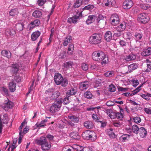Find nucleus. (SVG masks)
Returning <instances> with one entry per match:
<instances>
[{"label":"nucleus","mask_w":151,"mask_h":151,"mask_svg":"<svg viewBox=\"0 0 151 151\" xmlns=\"http://www.w3.org/2000/svg\"><path fill=\"white\" fill-rule=\"evenodd\" d=\"M47 142L46 137L44 136L41 137L39 139H36L35 142L39 145H42Z\"/></svg>","instance_id":"nucleus-11"},{"label":"nucleus","mask_w":151,"mask_h":151,"mask_svg":"<svg viewBox=\"0 0 151 151\" xmlns=\"http://www.w3.org/2000/svg\"><path fill=\"white\" fill-rule=\"evenodd\" d=\"M132 82V85L134 87H136L139 84V82L137 79H133Z\"/></svg>","instance_id":"nucleus-53"},{"label":"nucleus","mask_w":151,"mask_h":151,"mask_svg":"<svg viewBox=\"0 0 151 151\" xmlns=\"http://www.w3.org/2000/svg\"><path fill=\"white\" fill-rule=\"evenodd\" d=\"M40 32L39 31H35L33 32L31 36V39L32 41L36 40L40 36Z\"/></svg>","instance_id":"nucleus-14"},{"label":"nucleus","mask_w":151,"mask_h":151,"mask_svg":"<svg viewBox=\"0 0 151 151\" xmlns=\"http://www.w3.org/2000/svg\"><path fill=\"white\" fill-rule=\"evenodd\" d=\"M47 119H45L43 120L40 123L37 122L36 124V125L37 127H45L46 126V124L45 123L47 122Z\"/></svg>","instance_id":"nucleus-32"},{"label":"nucleus","mask_w":151,"mask_h":151,"mask_svg":"<svg viewBox=\"0 0 151 151\" xmlns=\"http://www.w3.org/2000/svg\"><path fill=\"white\" fill-rule=\"evenodd\" d=\"M107 134L109 137L111 138H114L115 135L113 132V129L112 128H110L107 130Z\"/></svg>","instance_id":"nucleus-31"},{"label":"nucleus","mask_w":151,"mask_h":151,"mask_svg":"<svg viewBox=\"0 0 151 151\" xmlns=\"http://www.w3.org/2000/svg\"><path fill=\"white\" fill-rule=\"evenodd\" d=\"M133 120L134 122L136 124L139 123L141 121V119L140 117L138 116L134 117L133 118Z\"/></svg>","instance_id":"nucleus-49"},{"label":"nucleus","mask_w":151,"mask_h":151,"mask_svg":"<svg viewBox=\"0 0 151 151\" xmlns=\"http://www.w3.org/2000/svg\"><path fill=\"white\" fill-rule=\"evenodd\" d=\"M136 58V56L133 54L129 55L125 58V60L127 61H129L134 60Z\"/></svg>","instance_id":"nucleus-33"},{"label":"nucleus","mask_w":151,"mask_h":151,"mask_svg":"<svg viewBox=\"0 0 151 151\" xmlns=\"http://www.w3.org/2000/svg\"><path fill=\"white\" fill-rule=\"evenodd\" d=\"M62 103V101L60 100L55 101L50 106L49 111L53 114L58 111L61 106Z\"/></svg>","instance_id":"nucleus-4"},{"label":"nucleus","mask_w":151,"mask_h":151,"mask_svg":"<svg viewBox=\"0 0 151 151\" xmlns=\"http://www.w3.org/2000/svg\"><path fill=\"white\" fill-rule=\"evenodd\" d=\"M105 76L106 77H111L114 75V73L113 72L108 71L104 73Z\"/></svg>","instance_id":"nucleus-50"},{"label":"nucleus","mask_w":151,"mask_h":151,"mask_svg":"<svg viewBox=\"0 0 151 151\" xmlns=\"http://www.w3.org/2000/svg\"><path fill=\"white\" fill-rule=\"evenodd\" d=\"M84 125V127L88 129H91L93 127V126L92 122L88 121L85 122Z\"/></svg>","instance_id":"nucleus-37"},{"label":"nucleus","mask_w":151,"mask_h":151,"mask_svg":"<svg viewBox=\"0 0 151 151\" xmlns=\"http://www.w3.org/2000/svg\"><path fill=\"white\" fill-rule=\"evenodd\" d=\"M45 93L50 96L52 99H54L58 98L60 95V93L58 91L54 92L52 88L50 89L45 91Z\"/></svg>","instance_id":"nucleus-5"},{"label":"nucleus","mask_w":151,"mask_h":151,"mask_svg":"<svg viewBox=\"0 0 151 151\" xmlns=\"http://www.w3.org/2000/svg\"><path fill=\"white\" fill-rule=\"evenodd\" d=\"M5 33L7 36H12L16 34V31L15 29L12 28H8L6 29Z\"/></svg>","instance_id":"nucleus-17"},{"label":"nucleus","mask_w":151,"mask_h":151,"mask_svg":"<svg viewBox=\"0 0 151 151\" xmlns=\"http://www.w3.org/2000/svg\"><path fill=\"white\" fill-rule=\"evenodd\" d=\"M76 92V90L74 88H72L68 90L67 93V94L68 95H74Z\"/></svg>","instance_id":"nucleus-41"},{"label":"nucleus","mask_w":151,"mask_h":151,"mask_svg":"<svg viewBox=\"0 0 151 151\" xmlns=\"http://www.w3.org/2000/svg\"><path fill=\"white\" fill-rule=\"evenodd\" d=\"M103 3L106 6H111L114 5L115 2L114 0H104Z\"/></svg>","instance_id":"nucleus-15"},{"label":"nucleus","mask_w":151,"mask_h":151,"mask_svg":"<svg viewBox=\"0 0 151 151\" xmlns=\"http://www.w3.org/2000/svg\"><path fill=\"white\" fill-rule=\"evenodd\" d=\"M32 22L35 27L38 26L40 23V21L38 19H35Z\"/></svg>","instance_id":"nucleus-59"},{"label":"nucleus","mask_w":151,"mask_h":151,"mask_svg":"<svg viewBox=\"0 0 151 151\" xmlns=\"http://www.w3.org/2000/svg\"><path fill=\"white\" fill-rule=\"evenodd\" d=\"M98 68V65L96 64H93L91 65L90 68L92 70H94Z\"/></svg>","instance_id":"nucleus-64"},{"label":"nucleus","mask_w":151,"mask_h":151,"mask_svg":"<svg viewBox=\"0 0 151 151\" xmlns=\"http://www.w3.org/2000/svg\"><path fill=\"white\" fill-rule=\"evenodd\" d=\"M115 104L114 102L112 101H109L106 103V105L107 106H111L114 105Z\"/></svg>","instance_id":"nucleus-63"},{"label":"nucleus","mask_w":151,"mask_h":151,"mask_svg":"<svg viewBox=\"0 0 151 151\" xmlns=\"http://www.w3.org/2000/svg\"><path fill=\"white\" fill-rule=\"evenodd\" d=\"M134 36L136 38V41H138L141 40L142 37V34L141 33H136L135 34Z\"/></svg>","instance_id":"nucleus-45"},{"label":"nucleus","mask_w":151,"mask_h":151,"mask_svg":"<svg viewBox=\"0 0 151 151\" xmlns=\"http://www.w3.org/2000/svg\"><path fill=\"white\" fill-rule=\"evenodd\" d=\"M35 27V26L34 25V24L32 23V22H31L28 24V28L29 29V30H30L32 29Z\"/></svg>","instance_id":"nucleus-62"},{"label":"nucleus","mask_w":151,"mask_h":151,"mask_svg":"<svg viewBox=\"0 0 151 151\" xmlns=\"http://www.w3.org/2000/svg\"><path fill=\"white\" fill-rule=\"evenodd\" d=\"M112 35L111 32L110 31H107L105 34V40L108 42L110 41L112 38Z\"/></svg>","instance_id":"nucleus-18"},{"label":"nucleus","mask_w":151,"mask_h":151,"mask_svg":"<svg viewBox=\"0 0 151 151\" xmlns=\"http://www.w3.org/2000/svg\"><path fill=\"white\" fill-rule=\"evenodd\" d=\"M14 106L13 102L7 99L4 101L3 104L1 105L2 108L5 111H7L9 109L12 108Z\"/></svg>","instance_id":"nucleus-7"},{"label":"nucleus","mask_w":151,"mask_h":151,"mask_svg":"<svg viewBox=\"0 0 151 151\" xmlns=\"http://www.w3.org/2000/svg\"><path fill=\"white\" fill-rule=\"evenodd\" d=\"M1 54L2 55L8 58H10L11 56V53L9 51L3 50L1 51Z\"/></svg>","instance_id":"nucleus-23"},{"label":"nucleus","mask_w":151,"mask_h":151,"mask_svg":"<svg viewBox=\"0 0 151 151\" xmlns=\"http://www.w3.org/2000/svg\"><path fill=\"white\" fill-rule=\"evenodd\" d=\"M142 55L143 56H147L151 54V47H149L147 49L144 50L142 52Z\"/></svg>","instance_id":"nucleus-25"},{"label":"nucleus","mask_w":151,"mask_h":151,"mask_svg":"<svg viewBox=\"0 0 151 151\" xmlns=\"http://www.w3.org/2000/svg\"><path fill=\"white\" fill-rule=\"evenodd\" d=\"M104 18V17L102 15H99L97 19V21L98 22V23H99V22H100V23L103 22L104 24L106 23V22L104 21L103 19Z\"/></svg>","instance_id":"nucleus-46"},{"label":"nucleus","mask_w":151,"mask_h":151,"mask_svg":"<svg viewBox=\"0 0 151 151\" xmlns=\"http://www.w3.org/2000/svg\"><path fill=\"white\" fill-rule=\"evenodd\" d=\"M126 27V24L125 23L123 22L116 27V30L117 31H122L125 29Z\"/></svg>","instance_id":"nucleus-20"},{"label":"nucleus","mask_w":151,"mask_h":151,"mask_svg":"<svg viewBox=\"0 0 151 151\" xmlns=\"http://www.w3.org/2000/svg\"><path fill=\"white\" fill-rule=\"evenodd\" d=\"M19 66L17 64H14L12 65V70L14 73H16L18 71Z\"/></svg>","instance_id":"nucleus-36"},{"label":"nucleus","mask_w":151,"mask_h":151,"mask_svg":"<svg viewBox=\"0 0 151 151\" xmlns=\"http://www.w3.org/2000/svg\"><path fill=\"white\" fill-rule=\"evenodd\" d=\"M19 13L17 9H12L9 12L10 15L11 16H14Z\"/></svg>","instance_id":"nucleus-38"},{"label":"nucleus","mask_w":151,"mask_h":151,"mask_svg":"<svg viewBox=\"0 0 151 151\" xmlns=\"http://www.w3.org/2000/svg\"><path fill=\"white\" fill-rule=\"evenodd\" d=\"M95 18L96 17L94 15L89 16L87 20L86 21V22L88 24H89L94 22Z\"/></svg>","instance_id":"nucleus-21"},{"label":"nucleus","mask_w":151,"mask_h":151,"mask_svg":"<svg viewBox=\"0 0 151 151\" xmlns=\"http://www.w3.org/2000/svg\"><path fill=\"white\" fill-rule=\"evenodd\" d=\"M41 146V149L43 151H47L51 147V144L47 142L42 144Z\"/></svg>","instance_id":"nucleus-13"},{"label":"nucleus","mask_w":151,"mask_h":151,"mask_svg":"<svg viewBox=\"0 0 151 151\" xmlns=\"http://www.w3.org/2000/svg\"><path fill=\"white\" fill-rule=\"evenodd\" d=\"M82 0H76V2L75 3L74 7L75 8H78L81 4Z\"/></svg>","instance_id":"nucleus-48"},{"label":"nucleus","mask_w":151,"mask_h":151,"mask_svg":"<svg viewBox=\"0 0 151 151\" xmlns=\"http://www.w3.org/2000/svg\"><path fill=\"white\" fill-rule=\"evenodd\" d=\"M92 57L94 61L101 62L102 65L106 64L108 61V57L101 50H98L94 51L92 54Z\"/></svg>","instance_id":"nucleus-1"},{"label":"nucleus","mask_w":151,"mask_h":151,"mask_svg":"<svg viewBox=\"0 0 151 151\" xmlns=\"http://www.w3.org/2000/svg\"><path fill=\"white\" fill-rule=\"evenodd\" d=\"M72 40V37L70 36H68L66 37L63 42L64 46H67L69 43H70L71 42Z\"/></svg>","instance_id":"nucleus-26"},{"label":"nucleus","mask_w":151,"mask_h":151,"mask_svg":"<svg viewBox=\"0 0 151 151\" xmlns=\"http://www.w3.org/2000/svg\"><path fill=\"white\" fill-rule=\"evenodd\" d=\"M133 3L131 0H125L123 3V7L124 9H129L132 7Z\"/></svg>","instance_id":"nucleus-9"},{"label":"nucleus","mask_w":151,"mask_h":151,"mask_svg":"<svg viewBox=\"0 0 151 151\" xmlns=\"http://www.w3.org/2000/svg\"><path fill=\"white\" fill-rule=\"evenodd\" d=\"M68 97H65L63 100V104L65 105L68 104L70 102Z\"/></svg>","instance_id":"nucleus-61"},{"label":"nucleus","mask_w":151,"mask_h":151,"mask_svg":"<svg viewBox=\"0 0 151 151\" xmlns=\"http://www.w3.org/2000/svg\"><path fill=\"white\" fill-rule=\"evenodd\" d=\"M24 25L23 24L21 23H18L16 25V28L19 31H22L23 30Z\"/></svg>","instance_id":"nucleus-39"},{"label":"nucleus","mask_w":151,"mask_h":151,"mask_svg":"<svg viewBox=\"0 0 151 151\" xmlns=\"http://www.w3.org/2000/svg\"><path fill=\"white\" fill-rule=\"evenodd\" d=\"M119 16L116 14H113L110 19V21L111 22V24L113 25L118 24L119 22Z\"/></svg>","instance_id":"nucleus-10"},{"label":"nucleus","mask_w":151,"mask_h":151,"mask_svg":"<svg viewBox=\"0 0 151 151\" xmlns=\"http://www.w3.org/2000/svg\"><path fill=\"white\" fill-rule=\"evenodd\" d=\"M146 63H147V68L146 70V72H149L151 70V62L148 59H146Z\"/></svg>","instance_id":"nucleus-35"},{"label":"nucleus","mask_w":151,"mask_h":151,"mask_svg":"<svg viewBox=\"0 0 151 151\" xmlns=\"http://www.w3.org/2000/svg\"><path fill=\"white\" fill-rule=\"evenodd\" d=\"M129 135L127 134H124L121 136L119 138V140L122 142H124L127 140V137H129Z\"/></svg>","instance_id":"nucleus-42"},{"label":"nucleus","mask_w":151,"mask_h":151,"mask_svg":"<svg viewBox=\"0 0 151 151\" xmlns=\"http://www.w3.org/2000/svg\"><path fill=\"white\" fill-rule=\"evenodd\" d=\"M54 81L57 85L61 84L63 86H65L68 83L67 79H63L61 75L59 73H55L54 76Z\"/></svg>","instance_id":"nucleus-3"},{"label":"nucleus","mask_w":151,"mask_h":151,"mask_svg":"<svg viewBox=\"0 0 151 151\" xmlns=\"http://www.w3.org/2000/svg\"><path fill=\"white\" fill-rule=\"evenodd\" d=\"M70 136L73 139H77L79 138V136L77 133L73 132L70 134Z\"/></svg>","instance_id":"nucleus-40"},{"label":"nucleus","mask_w":151,"mask_h":151,"mask_svg":"<svg viewBox=\"0 0 151 151\" xmlns=\"http://www.w3.org/2000/svg\"><path fill=\"white\" fill-rule=\"evenodd\" d=\"M68 118L72 122L75 123H78L79 122L78 117L72 114L68 116Z\"/></svg>","instance_id":"nucleus-22"},{"label":"nucleus","mask_w":151,"mask_h":151,"mask_svg":"<svg viewBox=\"0 0 151 151\" xmlns=\"http://www.w3.org/2000/svg\"><path fill=\"white\" fill-rule=\"evenodd\" d=\"M120 31H117V32L115 33L114 34L113 36L114 37H117L120 36L121 35V32Z\"/></svg>","instance_id":"nucleus-60"},{"label":"nucleus","mask_w":151,"mask_h":151,"mask_svg":"<svg viewBox=\"0 0 151 151\" xmlns=\"http://www.w3.org/2000/svg\"><path fill=\"white\" fill-rule=\"evenodd\" d=\"M139 132L141 137L144 138L146 136L147 132L146 129L144 127H140L139 128Z\"/></svg>","instance_id":"nucleus-16"},{"label":"nucleus","mask_w":151,"mask_h":151,"mask_svg":"<svg viewBox=\"0 0 151 151\" xmlns=\"http://www.w3.org/2000/svg\"><path fill=\"white\" fill-rule=\"evenodd\" d=\"M89 83L88 82H85L81 83L80 84V87L83 89H86L88 87Z\"/></svg>","instance_id":"nucleus-27"},{"label":"nucleus","mask_w":151,"mask_h":151,"mask_svg":"<svg viewBox=\"0 0 151 151\" xmlns=\"http://www.w3.org/2000/svg\"><path fill=\"white\" fill-rule=\"evenodd\" d=\"M66 53L65 51H63L60 52L59 56V58L62 59L65 58V57Z\"/></svg>","instance_id":"nucleus-56"},{"label":"nucleus","mask_w":151,"mask_h":151,"mask_svg":"<svg viewBox=\"0 0 151 151\" xmlns=\"http://www.w3.org/2000/svg\"><path fill=\"white\" fill-rule=\"evenodd\" d=\"M116 88L115 86L113 85H111L109 86V90L111 92H114L115 91Z\"/></svg>","instance_id":"nucleus-55"},{"label":"nucleus","mask_w":151,"mask_h":151,"mask_svg":"<svg viewBox=\"0 0 151 151\" xmlns=\"http://www.w3.org/2000/svg\"><path fill=\"white\" fill-rule=\"evenodd\" d=\"M81 17V12L78 15H76L71 17L68 18V22L70 23L76 24Z\"/></svg>","instance_id":"nucleus-8"},{"label":"nucleus","mask_w":151,"mask_h":151,"mask_svg":"<svg viewBox=\"0 0 151 151\" xmlns=\"http://www.w3.org/2000/svg\"><path fill=\"white\" fill-rule=\"evenodd\" d=\"M138 20L143 23H146L150 20V18L148 14L145 13H142L138 15Z\"/></svg>","instance_id":"nucleus-6"},{"label":"nucleus","mask_w":151,"mask_h":151,"mask_svg":"<svg viewBox=\"0 0 151 151\" xmlns=\"http://www.w3.org/2000/svg\"><path fill=\"white\" fill-rule=\"evenodd\" d=\"M139 129L136 125H134L132 127V131L136 134H137L138 131H139Z\"/></svg>","instance_id":"nucleus-44"},{"label":"nucleus","mask_w":151,"mask_h":151,"mask_svg":"<svg viewBox=\"0 0 151 151\" xmlns=\"http://www.w3.org/2000/svg\"><path fill=\"white\" fill-rule=\"evenodd\" d=\"M42 14V13L40 11L36 10L33 13L32 16L35 18H39L41 17Z\"/></svg>","instance_id":"nucleus-28"},{"label":"nucleus","mask_w":151,"mask_h":151,"mask_svg":"<svg viewBox=\"0 0 151 151\" xmlns=\"http://www.w3.org/2000/svg\"><path fill=\"white\" fill-rule=\"evenodd\" d=\"M90 131H86L83 132L82 134V136L83 138L85 139H89V134Z\"/></svg>","instance_id":"nucleus-34"},{"label":"nucleus","mask_w":151,"mask_h":151,"mask_svg":"<svg viewBox=\"0 0 151 151\" xmlns=\"http://www.w3.org/2000/svg\"><path fill=\"white\" fill-rule=\"evenodd\" d=\"M84 96L88 99H91L92 97V95L90 91H87L84 94Z\"/></svg>","instance_id":"nucleus-47"},{"label":"nucleus","mask_w":151,"mask_h":151,"mask_svg":"<svg viewBox=\"0 0 151 151\" xmlns=\"http://www.w3.org/2000/svg\"><path fill=\"white\" fill-rule=\"evenodd\" d=\"M82 68L84 70H86L88 69V66L86 63H83L82 65Z\"/></svg>","instance_id":"nucleus-57"},{"label":"nucleus","mask_w":151,"mask_h":151,"mask_svg":"<svg viewBox=\"0 0 151 151\" xmlns=\"http://www.w3.org/2000/svg\"><path fill=\"white\" fill-rule=\"evenodd\" d=\"M46 2V0H38L37 3L39 6H42Z\"/></svg>","instance_id":"nucleus-51"},{"label":"nucleus","mask_w":151,"mask_h":151,"mask_svg":"<svg viewBox=\"0 0 151 151\" xmlns=\"http://www.w3.org/2000/svg\"><path fill=\"white\" fill-rule=\"evenodd\" d=\"M141 8L145 10L148 9L150 7V5L147 4H143L141 5Z\"/></svg>","instance_id":"nucleus-52"},{"label":"nucleus","mask_w":151,"mask_h":151,"mask_svg":"<svg viewBox=\"0 0 151 151\" xmlns=\"http://www.w3.org/2000/svg\"><path fill=\"white\" fill-rule=\"evenodd\" d=\"M102 36L99 33H95L92 34L89 38V42L92 45H96L102 41Z\"/></svg>","instance_id":"nucleus-2"},{"label":"nucleus","mask_w":151,"mask_h":151,"mask_svg":"<svg viewBox=\"0 0 151 151\" xmlns=\"http://www.w3.org/2000/svg\"><path fill=\"white\" fill-rule=\"evenodd\" d=\"M16 83L14 81L10 82L9 84V88L10 91L12 92H14L16 90Z\"/></svg>","instance_id":"nucleus-12"},{"label":"nucleus","mask_w":151,"mask_h":151,"mask_svg":"<svg viewBox=\"0 0 151 151\" xmlns=\"http://www.w3.org/2000/svg\"><path fill=\"white\" fill-rule=\"evenodd\" d=\"M89 139L92 141H95L96 139V135L95 132H91L89 134Z\"/></svg>","instance_id":"nucleus-29"},{"label":"nucleus","mask_w":151,"mask_h":151,"mask_svg":"<svg viewBox=\"0 0 151 151\" xmlns=\"http://www.w3.org/2000/svg\"><path fill=\"white\" fill-rule=\"evenodd\" d=\"M144 110L147 114H151V109L150 108H145L144 109Z\"/></svg>","instance_id":"nucleus-58"},{"label":"nucleus","mask_w":151,"mask_h":151,"mask_svg":"<svg viewBox=\"0 0 151 151\" xmlns=\"http://www.w3.org/2000/svg\"><path fill=\"white\" fill-rule=\"evenodd\" d=\"M94 6L92 5H88L85 6L83 8L84 10H90L93 9Z\"/></svg>","instance_id":"nucleus-54"},{"label":"nucleus","mask_w":151,"mask_h":151,"mask_svg":"<svg viewBox=\"0 0 151 151\" xmlns=\"http://www.w3.org/2000/svg\"><path fill=\"white\" fill-rule=\"evenodd\" d=\"M74 49V45L73 44H70L68 48L67 53L68 55H72L73 53V51Z\"/></svg>","instance_id":"nucleus-30"},{"label":"nucleus","mask_w":151,"mask_h":151,"mask_svg":"<svg viewBox=\"0 0 151 151\" xmlns=\"http://www.w3.org/2000/svg\"><path fill=\"white\" fill-rule=\"evenodd\" d=\"M137 68V65L135 63H133L128 66V71L126 73H128L136 69Z\"/></svg>","instance_id":"nucleus-19"},{"label":"nucleus","mask_w":151,"mask_h":151,"mask_svg":"<svg viewBox=\"0 0 151 151\" xmlns=\"http://www.w3.org/2000/svg\"><path fill=\"white\" fill-rule=\"evenodd\" d=\"M73 63L70 61L68 62L64 63L63 65V66L66 68H71L72 66Z\"/></svg>","instance_id":"nucleus-43"},{"label":"nucleus","mask_w":151,"mask_h":151,"mask_svg":"<svg viewBox=\"0 0 151 151\" xmlns=\"http://www.w3.org/2000/svg\"><path fill=\"white\" fill-rule=\"evenodd\" d=\"M120 112L116 113V116L117 119L122 120L124 116V111L122 109H120Z\"/></svg>","instance_id":"nucleus-24"}]
</instances>
